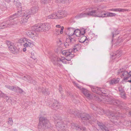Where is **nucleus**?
Instances as JSON below:
<instances>
[{
  "label": "nucleus",
  "mask_w": 131,
  "mask_h": 131,
  "mask_svg": "<svg viewBox=\"0 0 131 131\" xmlns=\"http://www.w3.org/2000/svg\"><path fill=\"white\" fill-rule=\"evenodd\" d=\"M100 7L98 6L96 7V11H92L91 12H92V15L91 16H93L95 17H102V14L103 12H101L100 11L99 9Z\"/></svg>",
  "instance_id": "nucleus-14"
},
{
  "label": "nucleus",
  "mask_w": 131,
  "mask_h": 131,
  "mask_svg": "<svg viewBox=\"0 0 131 131\" xmlns=\"http://www.w3.org/2000/svg\"><path fill=\"white\" fill-rule=\"evenodd\" d=\"M61 94L62 95V97L63 98H65V96H63V93H62L61 92Z\"/></svg>",
  "instance_id": "nucleus-57"
},
{
  "label": "nucleus",
  "mask_w": 131,
  "mask_h": 131,
  "mask_svg": "<svg viewBox=\"0 0 131 131\" xmlns=\"http://www.w3.org/2000/svg\"><path fill=\"white\" fill-rule=\"evenodd\" d=\"M81 47V46L80 44L79 43L75 44L74 46L73 49L63 50L62 52V54L63 55H67L68 57H69L68 60H70L73 57H74V53L78 51Z\"/></svg>",
  "instance_id": "nucleus-4"
},
{
  "label": "nucleus",
  "mask_w": 131,
  "mask_h": 131,
  "mask_svg": "<svg viewBox=\"0 0 131 131\" xmlns=\"http://www.w3.org/2000/svg\"><path fill=\"white\" fill-rule=\"evenodd\" d=\"M120 95L122 97L125 99L126 98V94H125L123 92L120 93Z\"/></svg>",
  "instance_id": "nucleus-44"
},
{
  "label": "nucleus",
  "mask_w": 131,
  "mask_h": 131,
  "mask_svg": "<svg viewBox=\"0 0 131 131\" xmlns=\"http://www.w3.org/2000/svg\"><path fill=\"white\" fill-rule=\"evenodd\" d=\"M76 38L74 35L69 36L68 38H67V42L69 41L71 43H74L76 41Z\"/></svg>",
  "instance_id": "nucleus-28"
},
{
  "label": "nucleus",
  "mask_w": 131,
  "mask_h": 131,
  "mask_svg": "<svg viewBox=\"0 0 131 131\" xmlns=\"http://www.w3.org/2000/svg\"><path fill=\"white\" fill-rule=\"evenodd\" d=\"M82 91L83 92V93L86 96L88 97L90 99H97L98 98V97H97L96 95H94V94H90L89 92H88L86 90L84 89H81Z\"/></svg>",
  "instance_id": "nucleus-15"
},
{
  "label": "nucleus",
  "mask_w": 131,
  "mask_h": 131,
  "mask_svg": "<svg viewBox=\"0 0 131 131\" xmlns=\"http://www.w3.org/2000/svg\"><path fill=\"white\" fill-rule=\"evenodd\" d=\"M92 108H93V109L94 110H97V109L96 108H93V107H92Z\"/></svg>",
  "instance_id": "nucleus-59"
},
{
  "label": "nucleus",
  "mask_w": 131,
  "mask_h": 131,
  "mask_svg": "<svg viewBox=\"0 0 131 131\" xmlns=\"http://www.w3.org/2000/svg\"><path fill=\"white\" fill-rule=\"evenodd\" d=\"M108 12H103L102 13V17H108Z\"/></svg>",
  "instance_id": "nucleus-38"
},
{
  "label": "nucleus",
  "mask_w": 131,
  "mask_h": 131,
  "mask_svg": "<svg viewBox=\"0 0 131 131\" xmlns=\"http://www.w3.org/2000/svg\"><path fill=\"white\" fill-rule=\"evenodd\" d=\"M119 78H114L108 81V82L111 85H113L118 83L119 81Z\"/></svg>",
  "instance_id": "nucleus-25"
},
{
  "label": "nucleus",
  "mask_w": 131,
  "mask_h": 131,
  "mask_svg": "<svg viewBox=\"0 0 131 131\" xmlns=\"http://www.w3.org/2000/svg\"><path fill=\"white\" fill-rule=\"evenodd\" d=\"M114 31V32H113L112 33L113 38L115 36V35H117L119 34V32L117 31V30L116 29H115Z\"/></svg>",
  "instance_id": "nucleus-37"
},
{
  "label": "nucleus",
  "mask_w": 131,
  "mask_h": 131,
  "mask_svg": "<svg viewBox=\"0 0 131 131\" xmlns=\"http://www.w3.org/2000/svg\"><path fill=\"white\" fill-rule=\"evenodd\" d=\"M122 51L120 50H118L115 53H113V54H111V56H112L113 59H114L116 58H118L119 57L122 55Z\"/></svg>",
  "instance_id": "nucleus-23"
},
{
  "label": "nucleus",
  "mask_w": 131,
  "mask_h": 131,
  "mask_svg": "<svg viewBox=\"0 0 131 131\" xmlns=\"http://www.w3.org/2000/svg\"><path fill=\"white\" fill-rule=\"evenodd\" d=\"M104 0H95V1H96L97 2H102Z\"/></svg>",
  "instance_id": "nucleus-55"
},
{
  "label": "nucleus",
  "mask_w": 131,
  "mask_h": 131,
  "mask_svg": "<svg viewBox=\"0 0 131 131\" xmlns=\"http://www.w3.org/2000/svg\"><path fill=\"white\" fill-rule=\"evenodd\" d=\"M38 10V7L37 6H36L32 7L31 9L27 10V14L30 15L34 14L37 12Z\"/></svg>",
  "instance_id": "nucleus-17"
},
{
  "label": "nucleus",
  "mask_w": 131,
  "mask_h": 131,
  "mask_svg": "<svg viewBox=\"0 0 131 131\" xmlns=\"http://www.w3.org/2000/svg\"><path fill=\"white\" fill-rule=\"evenodd\" d=\"M50 126V123L46 118L42 117L39 118L38 128L39 131H42V130L49 128Z\"/></svg>",
  "instance_id": "nucleus-5"
},
{
  "label": "nucleus",
  "mask_w": 131,
  "mask_h": 131,
  "mask_svg": "<svg viewBox=\"0 0 131 131\" xmlns=\"http://www.w3.org/2000/svg\"><path fill=\"white\" fill-rule=\"evenodd\" d=\"M75 85L78 88L80 89V90H81L82 88L81 87H80V86L77 83H75Z\"/></svg>",
  "instance_id": "nucleus-50"
},
{
  "label": "nucleus",
  "mask_w": 131,
  "mask_h": 131,
  "mask_svg": "<svg viewBox=\"0 0 131 131\" xmlns=\"http://www.w3.org/2000/svg\"><path fill=\"white\" fill-rule=\"evenodd\" d=\"M49 24L48 23L36 25L34 27V29L29 31L27 33V35L32 39L34 38L35 37L38 36V32L48 30L49 29Z\"/></svg>",
  "instance_id": "nucleus-2"
},
{
  "label": "nucleus",
  "mask_w": 131,
  "mask_h": 131,
  "mask_svg": "<svg viewBox=\"0 0 131 131\" xmlns=\"http://www.w3.org/2000/svg\"><path fill=\"white\" fill-rule=\"evenodd\" d=\"M21 91L20 92H22V90H20Z\"/></svg>",
  "instance_id": "nucleus-63"
},
{
  "label": "nucleus",
  "mask_w": 131,
  "mask_h": 131,
  "mask_svg": "<svg viewBox=\"0 0 131 131\" xmlns=\"http://www.w3.org/2000/svg\"><path fill=\"white\" fill-rule=\"evenodd\" d=\"M70 43H71L69 41L67 42V39L66 42L64 43V45L66 48H68L70 45Z\"/></svg>",
  "instance_id": "nucleus-40"
},
{
  "label": "nucleus",
  "mask_w": 131,
  "mask_h": 131,
  "mask_svg": "<svg viewBox=\"0 0 131 131\" xmlns=\"http://www.w3.org/2000/svg\"><path fill=\"white\" fill-rule=\"evenodd\" d=\"M100 7L98 6L96 7V11H92L91 12H92V15L91 16H93L95 17H102V14L103 12H101L100 11L99 9Z\"/></svg>",
  "instance_id": "nucleus-13"
},
{
  "label": "nucleus",
  "mask_w": 131,
  "mask_h": 131,
  "mask_svg": "<svg viewBox=\"0 0 131 131\" xmlns=\"http://www.w3.org/2000/svg\"><path fill=\"white\" fill-rule=\"evenodd\" d=\"M129 114L131 116V111L129 112Z\"/></svg>",
  "instance_id": "nucleus-61"
},
{
  "label": "nucleus",
  "mask_w": 131,
  "mask_h": 131,
  "mask_svg": "<svg viewBox=\"0 0 131 131\" xmlns=\"http://www.w3.org/2000/svg\"><path fill=\"white\" fill-rule=\"evenodd\" d=\"M64 55L66 56L67 58L62 60L60 58H58L57 56L54 54L50 56L49 58L51 59V61L54 65L60 66H61V64L60 63V61L62 62L63 63H66L67 62L66 60L68 61V59L69 57H68L66 55ZM69 61L68 60V61Z\"/></svg>",
  "instance_id": "nucleus-6"
},
{
  "label": "nucleus",
  "mask_w": 131,
  "mask_h": 131,
  "mask_svg": "<svg viewBox=\"0 0 131 131\" xmlns=\"http://www.w3.org/2000/svg\"><path fill=\"white\" fill-rule=\"evenodd\" d=\"M26 40V38H21L19 40L18 42L20 43H22L24 42Z\"/></svg>",
  "instance_id": "nucleus-41"
},
{
  "label": "nucleus",
  "mask_w": 131,
  "mask_h": 131,
  "mask_svg": "<svg viewBox=\"0 0 131 131\" xmlns=\"http://www.w3.org/2000/svg\"><path fill=\"white\" fill-rule=\"evenodd\" d=\"M47 104L49 106L51 107L52 109L55 110L60 108L59 103L57 101L53 99H51L50 100H48Z\"/></svg>",
  "instance_id": "nucleus-11"
},
{
  "label": "nucleus",
  "mask_w": 131,
  "mask_h": 131,
  "mask_svg": "<svg viewBox=\"0 0 131 131\" xmlns=\"http://www.w3.org/2000/svg\"><path fill=\"white\" fill-rule=\"evenodd\" d=\"M110 11H113L116 12H124L126 11L127 10L125 9L120 8H112L109 9Z\"/></svg>",
  "instance_id": "nucleus-30"
},
{
  "label": "nucleus",
  "mask_w": 131,
  "mask_h": 131,
  "mask_svg": "<svg viewBox=\"0 0 131 131\" xmlns=\"http://www.w3.org/2000/svg\"><path fill=\"white\" fill-rule=\"evenodd\" d=\"M118 73L122 78L124 77L123 80H128L131 76V71L128 73L127 71H124L123 69H120Z\"/></svg>",
  "instance_id": "nucleus-10"
},
{
  "label": "nucleus",
  "mask_w": 131,
  "mask_h": 131,
  "mask_svg": "<svg viewBox=\"0 0 131 131\" xmlns=\"http://www.w3.org/2000/svg\"><path fill=\"white\" fill-rule=\"evenodd\" d=\"M119 91L121 92H123V89L121 87H119L118 88Z\"/></svg>",
  "instance_id": "nucleus-52"
},
{
  "label": "nucleus",
  "mask_w": 131,
  "mask_h": 131,
  "mask_svg": "<svg viewBox=\"0 0 131 131\" xmlns=\"http://www.w3.org/2000/svg\"><path fill=\"white\" fill-rule=\"evenodd\" d=\"M61 90H62V88H61V85H60L59 86V91L60 92H61Z\"/></svg>",
  "instance_id": "nucleus-54"
},
{
  "label": "nucleus",
  "mask_w": 131,
  "mask_h": 131,
  "mask_svg": "<svg viewBox=\"0 0 131 131\" xmlns=\"http://www.w3.org/2000/svg\"><path fill=\"white\" fill-rule=\"evenodd\" d=\"M84 124L85 125H86V124H85L84 123Z\"/></svg>",
  "instance_id": "nucleus-64"
},
{
  "label": "nucleus",
  "mask_w": 131,
  "mask_h": 131,
  "mask_svg": "<svg viewBox=\"0 0 131 131\" xmlns=\"http://www.w3.org/2000/svg\"><path fill=\"white\" fill-rule=\"evenodd\" d=\"M83 37L79 41V42L81 43H84L86 41V38L85 36H84L83 35Z\"/></svg>",
  "instance_id": "nucleus-39"
},
{
  "label": "nucleus",
  "mask_w": 131,
  "mask_h": 131,
  "mask_svg": "<svg viewBox=\"0 0 131 131\" xmlns=\"http://www.w3.org/2000/svg\"><path fill=\"white\" fill-rule=\"evenodd\" d=\"M23 17L21 18L19 22L21 24L24 23L27 21V20L30 17V15H28L27 13L26 14L23 16Z\"/></svg>",
  "instance_id": "nucleus-22"
},
{
  "label": "nucleus",
  "mask_w": 131,
  "mask_h": 131,
  "mask_svg": "<svg viewBox=\"0 0 131 131\" xmlns=\"http://www.w3.org/2000/svg\"><path fill=\"white\" fill-rule=\"evenodd\" d=\"M72 0H56V2L57 3H66L68 5L71 2Z\"/></svg>",
  "instance_id": "nucleus-31"
},
{
  "label": "nucleus",
  "mask_w": 131,
  "mask_h": 131,
  "mask_svg": "<svg viewBox=\"0 0 131 131\" xmlns=\"http://www.w3.org/2000/svg\"><path fill=\"white\" fill-rule=\"evenodd\" d=\"M1 96L3 97L5 99L6 101L8 102H9L11 101V99L10 97L9 96H7L3 93L1 94Z\"/></svg>",
  "instance_id": "nucleus-34"
},
{
  "label": "nucleus",
  "mask_w": 131,
  "mask_h": 131,
  "mask_svg": "<svg viewBox=\"0 0 131 131\" xmlns=\"http://www.w3.org/2000/svg\"><path fill=\"white\" fill-rule=\"evenodd\" d=\"M58 13L59 17H60V19L66 16L67 15V12L63 10L59 11Z\"/></svg>",
  "instance_id": "nucleus-29"
},
{
  "label": "nucleus",
  "mask_w": 131,
  "mask_h": 131,
  "mask_svg": "<svg viewBox=\"0 0 131 131\" xmlns=\"http://www.w3.org/2000/svg\"><path fill=\"white\" fill-rule=\"evenodd\" d=\"M39 91L42 92V93L46 95H48L50 93L48 89H44L42 88H39Z\"/></svg>",
  "instance_id": "nucleus-32"
},
{
  "label": "nucleus",
  "mask_w": 131,
  "mask_h": 131,
  "mask_svg": "<svg viewBox=\"0 0 131 131\" xmlns=\"http://www.w3.org/2000/svg\"><path fill=\"white\" fill-rule=\"evenodd\" d=\"M104 101H105V103L107 104H111L114 105L120 106L121 105L122 103L119 100L115 99L111 100L108 97H106L103 99ZM100 101H103L102 100Z\"/></svg>",
  "instance_id": "nucleus-9"
},
{
  "label": "nucleus",
  "mask_w": 131,
  "mask_h": 131,
  "mask_svg": "<svg viewBox=\"0 0 131 131\" xmlns=\"http://www.w3.org/2000/svg\"><path fill=\"white\" fill-rule=\"evenodd\" d=\"M53 118L54 120V122L56 123V126L59 128L61 130H63L64 129L65 125L63 121L61 120V118L58 114L54 115Z\"/></svg>",
  "instance_id": "nucleus-7"
},
{
  "label": "nucleus",
  "mask_w": 131,
  "mask_h": 131,
  "mask_svg": "<svg viewBox=\"0 0 131 131\" xmlns=\"http://www.w3.org/2000/svg\"><path fill=\"white\" fill-rule=\"evenodd\" d=\"M111 112H109L108 114L110 121L116 125H120V122L119 117L120 116V114H118L117 113L114 114Z\"/></svg>",
  "instance_id": "nucleus-8"
},
{
  "label": "nucleus",
  "mask_w": 131,
  "mask_h": 131,
  "mask_svg": "<svg viewBox=\"0 0 131 131\" xmlns=\"http://www.w3.org/2000/svg\"><path fill=\"white\" fill-rule=\"evenodd\" d=\"M17 9L19 10L17 12L10 16V19L5 21L0 24V29L5 28L8 27H11L15 25L17 23V22L14 21L13 19L17 17L23 16L26 14L27 12L24 10H22V7L21 4L17 3L16 4Z\"/></svg>",
  "instance_id": "nucleus-1"
},
{
  "label": "nucleus",
  "mask_w": 131,
  "mask_h": 131,
  "mask_svg": "<svg viewBox=\"0 0 131 131\" xmlns=\"http://www.w3.org/2000/svg\"><path fill=\"white\" fill-rule=\"evenodd\" d=\"M7 44L8 49L11 52L15 54L19 52L18 49L17 48L13 42L9 41Z\"/></svg>",
  "instance_id": "nucleus-12"
},
{
  "label": "nucleus",
  "mask_w": 131,
  "mask_h": 131,
  "mask_svg": "<svg viewBox=\"0 0 131 131\" xmlns=\"http://www.w3.org/2000/svg\"><path fill=\"white\" fill-rule=\"evenodd\" d=\"M8 123L10 125H11L12 124L13 121L12 119L11 118H9L8 119Z\"/></svg>",
  "instance_id": "nucleus-43"
},
{
  "label": "nucleus",
  "mask_w": 131,
  "mask_h": 131,
  "mask_svg": "<svg viewBox=\"0 0 131 131\" xmlns=\"http://www.w3.org/2000/svg\"><path fill=\"white\" fill-rule=\"evenodd\" d=\"M35 53L34 51H32L31 52V58H32L33 59H35Z\"/></svg>",
  "instance_id": "nucleus-45"
},
{
  "label": "nucleus",
  "mask_w": 131,
  "mask_h": 131,
  "mask_svg": "<svg viewBox=\"0 0 131 131\" xmlns=\"http://www.w3.org/2000/svg\"><path fill=\"white\" fill-rule=\"evenodd\" d=\"M23 79L24 80H28V82L31 83L33 84H36V82L33 80L31 77L27 75H24L23 78Z\"/></svg>",
  "instance_id": "nucleus-26"
},
{
  "label": "nucleus",
  "mask_w": 131,
  "mask_h": 131,
  "mask_svg": "<svg viewBox=\"0 0 131 131\" xmlns=\"http://www.w3.org/2000/svg\"><path fill=\"white\" fill-rule=\"evenodd\" d=\"M56 27L57 28H61V26L60 25H56Z\"/></svg>",
  "instance_id": "nucleus-56"
},
{
  "label": "nucleus",
  "mask_w": 131,
  "mask_h": 131,
  "mask_svg": "<svg viewBox=\"0 0 131 131\" xmlns=\"http://www.w3.org/2000/svg\"><path fill=\"white\" fill-rule=\"evenodd\" d=\"M24 47H30V46L27 43H26L25 44H24Z\"/></svg>",
  "instance_id": "nucleus-49"
},
{
  "label": "nucleus",
  "mask_w": 131,
  "mask_h": 131,
  "mask_svg": "<svg viewBox=\"0 0 131 131\" xmlns=\"http://www.w3.org/2000/svg\"><path fill=\"white\" fill-rule=\"evenodd\" d=\"M64 27L63 26H62L61 28V30H60L59 29H56L55 31V33L57 35H59L60 33L61 34H62L63 32V30Z\"/></svg>",
  "instance_id": "nucleus-33"
},
{
  "label": "nucleus",
  "mask_w": 131,
  "mask_h": 131,
  "mask_svg": "<svg viewBox=\"0 0 131 131\" xmlns=\"http://www.w3.org/2000/svg\"><path fill=\"white\" fill-rule=\"evenodd\" d=\"M85 30H83V33H81L80 30L79 29H74V35H75L76 37H79L81 35L83 36L85 32Z\"/></svg>",
  "instance_id": "nucleus-24"
},
{
  "label": "nucleus",
  "mask_w": 131,
  "mask_h": 131,
  "mask_svg": "<svg viewBox=\"0 0 131 131\" xmlns=\"http://www.w3.org/2000/svg\"><path fill=\"white\" fill-rule=\"evenodd\" d=\"M104 112L103 110L101 109V110H100V111H99V113L100 114L102 115L104 113Z\"/></svg>",
  "instance_id": "nucleus-48"
},
{
  "label": "nucleus",
  "mask_w": 131,
  "mask_h": 131,
  "mask_svg": "<svg viewBox=\"0 0 131 131\" xmlns=\"http://www.w3.org/2000/svg\"><path fill=\"white\" fill-rule=\"evenodd\" d=\"M23 51L24 52H25L26 50V47H25V48H24L23 49Z\"/></svg>",
  "instance_id": "nucleus-58"
},
{
  "label": "nucleus",
  "mask_w": 131,
  "mask_h": 131,
  "mask_svg": "<svg viewBox=\"0 0 131 131\" xmlns=\"http://www.w3.org/2000/svg\"><path fill=\"white\" fill-rule=\"evenodd\" d=\"M91 89L93 92H94V93H96L97 94H100L101 92L105 94V93H103L102 91L104 89L103 88H101L94 86H92L91 88Z\"/></svg>",
  "instance_id": "nucleus-19"
},
{
  "label": "nucleus",
  "mask_w": 131,
  "mask_h": 131,
  "mask_svg": "<svg viewBox=\"0 0 131 131\" xmlns=\"http://www.w3.org/2000/svg\"><path fill=\"white\" fill-rule=\"evenodd\" d=\"M96 7H97L96 6L95 7H90L86 9L87 11H88V12L86 13H89L90 12L92 11H96Z\"/></svg>",
  "instance_id": "nucleus-36"
},
{
  "label": "nucleus",
  "mask_w": 131,
  "mask_h": 131,
  "mask_svg": "<svg viewBox=\"0 0 131 131\" xmlns=\"http://www.w3.org/2000/svg\"><path fill=\"white\" fill-rule=\"evenodd\" d=\"M97 124L103 131H110L108 130L107 127H106L102 122L97 121Z\"/></svg>",
  "instance_id": "nucleus-20"
},
{
  "label": "nucleus",
  "mask_w": 131,
  "mask_h": 131,
  "mask_svg": "<svg viewBox=\"0 0 131 131\" xmlns=\"http://www.w3.org/2000/svg\"><path fill=\"white\" fill-rule=\"evenodd\" d=\"M108 17H110L115 16H116V14L115 13L108 12Z\"/></svg>",
  "instance_id": "nucleus-42"
},
{
  "label": "nucleus",
  "mask_w": 131,
  "mask_h": 131,
  "mask_svg": "<svg viewBox=\"0 0 131 131\" xmlns=\"http://www.w3.org/2000/svg\"><path fill=\"white\" fill-rule=\"evenodd\" d=\"M26 43L30 46V47H32L33 45H34V42L31 41L30 40L26 38Z\"/></svg>",
  "instance_id": "nucleus-35"
},
{
  "label": "nucleus",
  "mask_w": 131,
  "mask_h": 131,
  "mask_svg": "<svg viewBox=\"0 0 131 131\" xmlns=\"http://www.w3.org/2000/svg\"><path fill=\"white\" fill-rule=\"evenodd\" d=\"M92 12H90L89 13L86 12H83L81 13L78 14L75 17L76 19H79L82 18L91 16Z\"/></svg>",
  "instance_id": "nucleus-16"
},
{
  "label": "nucleus",
  "mask_w": 131,
  "mask_h": 131,
  "mask_svg": "<svg viewBox=\"0 0 131 131\" xmlns=\"http://www.w3.org/2000/svg\"><path fill=\"white\" fill-rule=\"evenodd\" d=\"M9 131H17L16 129H9L8 130Z\"/></svg>",
  "instance_id": "nucleus-53"
},
{
  "label": "nucleus",
  "mask_w": 131,
  "mask_h": 131,
  "mask_svg": "<svg viewBox=\"0 0 131 131\" xmlns=\"http://www.w3.org/2000/svg\"><path fill=\"white\" fill-rule=\"evenodd\" d=\"M60 17H59V14L54 12L53 14L49 15L48 16V19H60Z\"/></svg>",
  "instance_id": "nucleus-27"
},
{
  "label": "nucleus",
  "mask_w": 131,
  "mask_h": 131,
  "mask_svg": "<svg viewBox=\"0 0 131 131\" xmlns=\"http://www.w3.org/2000/svg\"><path fill=\"white\" fill-rule=\"evenodd\" d=\"M5 86L8 89L13 90L14 89L13 86L9 85H5Z\"/></svg>",
  "instance_id": "nucleus-46"
},
{
  "label": "nucleus",
  "mask_w": 131,
  "mask_h": 131,
  "mask_svg": "<svg viewBox=\"0 0 131 131\" xmlns=\"http://www.w3.org/2000/svg\"><path fill=\"white\" fill-rule=\"evenodd\" d=\"M67 94L68 96H70L71 97L73 96L72 95V94L69 92H67Z\"/></svg>",
  "instance_id": "nucleus-51"
},
{
  "label": "nucleus",
  "mask_w": 131,
  "mask_h": 131,
  "mask_svg": "<svg viewBox=\"0 0 131 131\" xmlns=\"http://www.w3.org/2000/svg\"><path fill=\"white\" fill-rule=\"evenodd\" d=\"M128 82H129L131 83V80H128L127 81Z\"/></svg>",
  "instance_id": "nucleus-60"
},
{
  "label": "nucleus",
  "mask_w": 131,
  "mask_h": 131,
  "mask_svg": "<svg viewBox=\"0 0 131 131\" xmlns=\"http://www.w3.org/2000/svg\"><path fill=\"white\" fill-rule=\"evenodd\" d=\"M71 126L72 128L79 130H84L85 129L84 127H80L74 123L71 124Z\"/></svg>",
  "instance_id": "nucleus-21"
},
{
  "label": "nucleus",
  "mask_w": 131,
  "mask_h": 131,
  "mask_svg": "<svg viewBox=\"0 0 131 131\" xmlns=\"http://www.w3.org/2000/svg\"><path fill=\"white\" fill-rule=\"evenodd\" d=\"M74 29L71 27L67 28L65 30L66 34L69 36L74 35Z\"/></svg>",
  "instance_id": "nucleus-18"
},
{
  "label": "nucleus",
  "mask_w": 131,
  "mask_h": 131,
  "mask_svg": "<svg viewBox=\"0 0 131 131\" xmlns=\"http://www.w3.org/2000/svg\"><path fill=\"white\" fill-rule=\"evenodd\" d=\"M71 110L70 109L68 111L67 114H73L74 115L78 116L79 118H81L82 120H86L87 122L91 123L92 121H94V120L93 119V118H92L91 116L89 114L86 113H81L80 111L79 110H77L75 111H71Z\"/></svg>",
  "instance_id": "nucleus-3"
},
{
  "label": "nucleus",
  "mask_w": 131,
  "mask_h": 131,
  "mask_svg": "<svg viewBox=\"0 0 131 131\" xmlns=\"http://www.w3.org/2000/svg\"><path fill=\"white\" fill-rule=\"evenodd\" d=\"M84 128H85V129L84 130H83V131H86V129H85V127H84Z\"/></svg>",
  "instance_id": "nucleus-62"
},
{
  "label": "nucleus",
  "mask_w": 131,
  "mask_h": 131,
  "mask_svg": "<svg viewBox=\"0 0 131 131\" xmlns=\"http://www.w3.org/2000/svg\"><path fill=\"white\" fill-rule=\"evenodd\" d=\"M51 0H41V2L44 4L49 2Z\"/></svg>",
  "instance_id": "nucleus-47"
}]
</instances>
